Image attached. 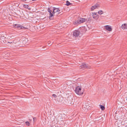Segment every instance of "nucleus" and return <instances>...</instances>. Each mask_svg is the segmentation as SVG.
<instances>
[{"label": "nucleus", "mask_w": 127, "mask_h": 127, "mask_svg": "<svg viewBox=\"0 0 127 127\" xmlns=\"http://www.w3.org/2000/svg\"><path fill=\"white\" fill-rule=\"evenodd\" d=\"M13 26L15 28L19 30H25L26 29H28V28L24 27L21 25L19 24H13Z\"/></svg>", "instance_id": "f257e3e1"}, {"label": "nucleus", "mask_w": 127, "mask_h": 127, "mask_svg": "<svg viewBox=\"0 0 127 127\" xmlns=\"http://www.w3.org/2000/svg\"><path fill=\"white\" fill-rule=\"evenodd\" d=\"M87 21V19L80 17L77 21H75L74 23V24H80L86 22Z\"/></svg>", "instance_id": "f03ea898"}, {"label": "nucleus", "mask_w": 127, "mask_h": 127, "mask_svg": "<svg viewBox=\"0 0 127 127\" xmlns=\"http://www.w3.org/2000/svg\"><path fill=\"white\" fill-rule=\"evenodd\" d=\"M75 93L78 95H81L83 93V91H81V89L79 87H77L75 90Z\"/></svg>", "instance_id": "7ed1b4c3"}, {"label": "nucleus", "mask_w": 127, "mask_h": 127, "mask_svg": "<svg viewBox=\"0 0 127 127\" xmlns=\"http://www.w3.org/2000/svg\"><path fill=\"white\" fill-rule=\"evenodd\" d=\"M53 14H54L55 15L57 16L60 13V10L59 8H53Z\"/></svg>", "instance_id": "20e7f679"}, {"label": "nucleus", "mask_w": 127, "mask_h": 127, "mask_svg": "<svg viewBox=\"0 0 127 127\" xmlns=\"http://www.w3.org/2000/svg\"><path fill=\"white\" fill-rule=\"evenodd\" d=\"M82 108L85 111H87L90 109L89 106L88 105H86L85 103L83 104Z\"/></svg>", "instance_id": "39448f33"}, {"label": "nucleus", "mask_w": 127, "mask_h": 127, "mask_svg": "<svg viewBox=\"0 0 127 127\" xmlns=\"http://www.w3.org/2000/svg\"><path fill=\"white\" fill-rule=\"evenodd\" d=\"M90 66H88L87 64H86L84 63L82 64V65L80 67V69H84L86 68H90Z\"/></svg>", "instance_id": "423d86ee"}, {"label": "nucleus", "mask_w": 127, "mask_h": 127, "mask_svg": "<svg viewBox=\"0 0 127 127\" xmlns=\"http://www.w3.org/2000/svg\"><path fill=\"white\" fill-rule=\"evenodd\" d=\"M99 7V6L98 4H96L91 7V11H93L96 8H98V7Z\"/></svg>", "instance_id": "0eeeda50"}, {"label": "nucleus", "mask_w": 127, "mask_h": 127, "mask_svg": "<svg viewBox=\"0 0 127 127\" xmlns=\"http://www.w3.org/2000/svg\"><path fill=\"white\" fill-rule=\"evenodd\" d=\"M105 29L107 30L110 31H112V28L110 26L106 25L105 26Z\"/></svg>", "instance_id": "6e6552de"}, {"label": "nucleus", "mask_w": 127, "mask_h": 127, "mask_svg": "<svg viewBox=\"0 0 127 127\" xmlns=\"http://www.w3.org/2000/svg\"><path fill=\"white\" fill-rule=\"evenodd\" d=\"M121 28L123 30L127 29V24H123L121 27Z\"/></svg>", "instance_id": "1a4fd4ad"}, {"label": "nucleus", "mask_w": 127, "mask_h": 127, "mask_svg": "<svg viewBox=\"0 0 127 127\" xmlns=\"http://www.w3.org/2000/svg\"><path fill=\"white\" fill-rule=\"evenodd\" d=\"M57 119H58V120L62 121L63 119L62 115L61 114H59L58 116H57L56 117Z\"/></svg>", "instance_id": "9d476101"}, {"label": "nucleus", "mask_w": 127, "mask_h": 127, "mask_svg": "<svg viewBox=\"0 0 127 127\" xmlns=\"http://www.w3.org/2000/svg\"><path fill=\"white\" fill-rule=\"evenodd\" d=\"M92 14V15L94 19L96 20L98 18V16L97 14L96 13L93 14V13Z\"/></svg>", "instance_id": "9b49d317"}, {"label": "nucleus", "mask_w": 127, "mask_h": 127, "mask_svg": "<svg viewBox=\"0 0 127 127\" xmlns=\"http://www.w3.org/2000/svg\"><path fill=\"white\" fill-rule=\"evenodd\" d=\"M80 32H73V36L76 37H78L80 34Z\"/></svg>", "instance_id": "f8f14e48"}, {"label": "nucleus", "mask_w": 127, "mask_h": 127, "mask_svg": "<svg viewBox=\"0 0 127 127\" xmlns=\"http://www.w3.org/2000/svg\"><path fill=\"white\" fill-rule=\"evenodd\" d=\"M23 7L25 8L28 9L29 10H30L31 8H29V6L28 5H26V4H24L23 5Z\"/></svg>", "instance_id": "ddd939ff"}, {"label": "nucleus", "mask_w": 127, "mask_h": 127, "mask_svg": "<svg viewBox=\"0 0 127 127\" xmlns=\"http://www.w3.org/2000/svg\"><path fill=\"white\" fill-rule=\"evenodd\" d=\"M49 15H50L49 16V18H50L51 17H52L53 16L55 15L54 14H53V11L51 13L49 14Z\"/></svg>", "instance_id": "4468645a"}, {"label": "nucleus", "mask_w": 127, "mask_h": 127, "mask_svg": "<svg viewBox=\"0 0 127 127\" xmlns=\"http://www.w3.org/2000/svg\"><path fill=\"white\" fill-rule=\"evenodd\" d=\"M66 4L67 6L69 5H70L72 4V3H70L67 0L66 1Z\"/></svg>", "instance_id": "2eb2a0df"}, {"label": "nucleus", "mask_w": 127, "mask_h": 127, "mask_svg": "<svg viewBox=\"0 0 127 127\" xmlns=\"http://www.w3.org/2000/svg\"><path fill=\"white\" fill-rule=\"evenodd\" d=\"M99 106L102 110H104L105 109V107L104 106L101 105H100Z\"/></svg>", "instance_id": "dca6fc26"}, {"label": "nucleus", "mask_w": 127, "mask_h": 127, "mask_svg": "<svg viewBox=\"0 0 127 127\" xmlns=\"http://www.w3.org/2000/svg\"><path fill=\"white\" fill-rule=\"evenodd\" d=\"M98 13L99 14L101 15L103 13V12L102 10H100L98 12Z\"/></svg>", "instance_id": "f3484780"}, {"label": "nucleus", "mask_w": 127, "mask_h": 127, "mask_svg": "<svg viewBox=\"0 0 127 127\" xmlns=\"http://www.w3.org/2000/svg\"><path fill=\"white\" fill-rule=\"evenodd\" d=\"M48 12L49 13V14H50L52 12V11L49 8H48Z\"/></svg>", "instance_id": "a211bd4d"}, {"label": "nucleus", "mask_w": 127, "mask_h": 127, "mask_svg": "<svg viewBox=\"0 0 127 127\" xmlns=\"http://www.w3.org/2000/svg\"><path fill=\"white\" fill-rule=\"evenodd\" d=\"M91 18H88V20L87 21L89 22H90L91 21Z\"/></svg>", "instance_id": "6ab92c4d"}, {"label": "nucleus", "mask_w": 127, "mask_h": 127, "mask_svg": "<svg viewBox=\"0 0 127 127\" xmlns=\"http://www.w3.org/2000/svg\"><path fill=\"white\" fill-rule=\"evenodd\" d=\"M26 124L28 126H29L30 125V123H29L27 121L26 122Z\"/></svg>", "instance_id": "aec40b11"}, {"label": "nucleus", "mask_w": 127, "mask_h": 127, "mask_svg": "<svg viewBox=\"0 0 127 127\" xmlns=\"http://www.w3.org/2000/svg\"><path fill=\"white\" fill-rule=\"evenodd\" d=\"M52 96L53 97H54L55 98H56L57 97V95H55V94H53V95H52Z\"/></svg>", "instance_id": "412c9836"}, {"label": "nucleus", "mask_w": 127, "mask_h": 127, "mask_svg": "<svg viewBox=\"0 0 127 127\" xmlns=\"http://www.w3.org/2000/svg\"><path fill=\"white\" fill-rule=\"evenodd\" d=\"M80 31L79 30H75L73 32H80Z\"/></svg>", "instance_id": "4be33fe9"}, {"label": "nucleus", "mask_w": 127, "mask_h": 127, "mask_svg": "<svg viewBox=\"0 0 127 127\" xmlns=\"http://www.w3.org/2000/svg\"><path fill=\"white\" fill-rule=\"evenodd\" d=\"M33 121L34 122H35V121H36V118L34 117V118H33Z\"/></svg>", "instance_id": "5701e85b"}, {"label": "nucleus", "mask_w": 127, "mask_h": 127, "mask_svg": "<svg viewBox=\"0 0 127 127\" xmlns=\"http://www.w3.org/2000/svg\"><path fill=\"white\" fill-rule=\"evenodd\" d=\"M123 1H122L121 2V3L120 4H121L122 3V5H123Z\"/></svg>", "instance_id": "b1692460"}, {"label": "nucleus", "mask_w": 127, "mask_h": 127, "mask_svg": "<svg viewBox=\"0 0 127 127\" xmlns=\"http://www.w3.org/2000/svg\"><path fill=\"white\" fill-rule=\"evenodd\" d=\"M48 42V44H49L50 43H51L50 41H49Z\"/></svg>", "instance_id": "393cba45"}, {"label": "nucleus", "mask_w": 127, "mask_h": 127, "mask_svg": "<svg viewBox=\"0 0 127 127\" xmlns=\"http://www.w3.org/2000/svg\"><path fill=\"white\" fill-rule=\"evenodd\" d=\"M26 0H21V1H26Z\"/></svg>", "instance_id": "a878e982"}, {"label": "nucleus", "mask_w": 127, "mask_h": 127, "mask_svg": "<svg viewBox=\"0 0 127 127\" xmlns=\"http://www.w3.org/2000/svg\"><path fill=\"white\" fill-rule=\"evenodd\" d=\"M8 42L9 43H12L11 42Z\"/></svg>", "instance_id": "bb28decb"}]
</instances>
